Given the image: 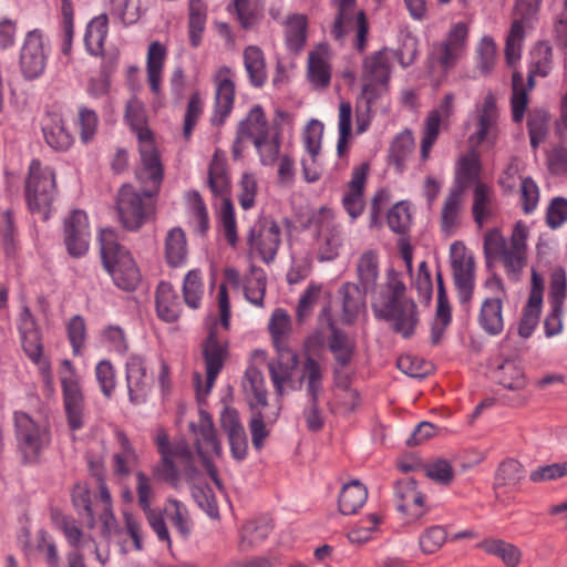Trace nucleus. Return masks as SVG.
Listing matches in <instances>:
<instances>
[{
  "instance_id": "obj_1",
  "label": "nucleus",
  "mask_w": 567,
  "mask_h": 567,
  "mask_svg": "<svg viewBox=\"0 0 567 567\" xmlns=\"http://www.w3.org/2000/svg\"><path fill=\"white\" fill-rule=\"evenodd\" d=\"M405 291L399 272L391 269L385 284L371 295V308L377 319L385 320L395 333L409 339L415 333L420 316L417 305Z\"/></svg>"
},
{
  "instance_id": "obj_2",
  "label": "nucleus",
  "mask_w": 567,
  "mask_h": 567,
  "mask_svg": "<svg viewBox=\"0 0 567 567\" xmlns=\"http://www.w3.org/2000/svg\"><path fill=\"white\" fill-rule=\"evenodd\" d=\"M528 235L529 229L522 220L515 223L508 243L499 229L494 228L486 231L483 248L487 264L491 259L499 258L503 261L507 276L513 280H518L522 270L527 264Z\"/></svg>"
},
{
  "instance_id": "obj_3",
  "label": "nucleus",
  "mask_w": 567,
  "mask_h": 567,
  "mask_svg": "<svg viewBox=\"0 0 567 567\" xmlns=\"http://www.w3.org/2000/svg\"><path fill=\"white\" fill-rule=\"evenodd\" d=\"M101 256L114 284L123 290H134L141 279L140 270L130 251L118 243L112 228L100 233Z\"/></svg>"
},
{
  "instance_id": "obj_4",
  "label": "nucleus",
  "mask_w": 567,
  "mask_h": 567,
  "mask_svg": "<svg viewBox=\"0 0 567 567\" xmlns=\"http://www.w3.org/2000/svg\"><path fill=\"white\" fill-rule=\"evenodd\" d=\"M468 28L465 22L453 24L444 41L432 47L430 54L431 74L436 85H441L447 73L457 64L466 50Z\"/></svg>"
},
{
  "instance_id": "obj_5",
  "label": "nucleus",
  "mask_w": 567,
  "mask_h": 567,
  "mask_svg": "<svg viewBox=\"0 0 567 567\" xmlns=\"http://www.w3.org/2000/svg\"><path fill=\"white\" fill-rule=\"evenodd\" d=\"M55 192V175L51 167L42 166L39 159H32L25 181V202L32 214L49 218V208Z\"/></svg>"
},
{
  "instance_id": "obj_6",
  "label": "nucleus",
  "mask_w": 567,
  "mask_h": 567,
  "mask_svg": "<svg viewBox=\"0 0 567 567\" xmlns=\"http://www.w3.org/2000/svg\"><path fill=\"white\" fill-rule=\"evenodd\" d=\"M17 324L24 353L37 365L47 394H53L54 379L51 365L49 360L42 355L40 333L37 329L34 317L27 306L21 308Z\"/></svg>"
},
{
  "instance_id": "obj_7",
  "label": "nucleus",
  "mask_w": 567,
  "mask_h": 567,
  "mask_svg": "<svg viewBox=\"0 0 567 567\" xmlns=\"http://www.w3.org/2000/svg\"><path fill=\"white\" fill-rule=\"evenodd\" d=\"M393 58L391 51L382 49L363 61L362 80L364 84L360 103H365L368 111L386 91Z\"/></svg>"
},
{
  "instance_id": "obj_8",
  "label": "nucleus",
  "mask_w": 567,
  "mask_h": 567,
  "mask_svg": "<svg viewBox=\"0 0 567 567\" xmlns=\"http://www.w3.org/2000/svg\"><path fill=\"white\" fill-rule=\"evenodd\" d=\"M542 1L516 0L514 19L505 44V58L509 65H514L520 59L526 32L533 29L538 20Z\"/></svg>"
},
{
  "instance_id": "obj_9",
  "label": "nucleus",
  "mask_w": 567,
  "mask_h": 567,
  "mask_svg": "<svg viewBox=\"0 0 567 567\" xmlns=\"http://www.w3.org/2000/svg\"><path fill=\"white\" fill-rule=\"evenodd\" d=\"M336 11L331 34L337 40H343L354 33L353 47L362 52L367 45L368 23L365 14L358 9L355 0H332Z\"/></svg>"
},
{
  "instance_id": "obj_10",
  "label": "nucleus",
  "mask_w": 567,
  "mask_h": 567,
  "mask_svg": "<svg viewBox=\"0 0 567 567\" xmlns=\"http://www.w3.org/2000/svg\"><path fill=\"white\" fill-rule=\"evenodd\" d=\"M498 109L495 97L487 94L481 103L476 104L475 111L470 116L467 126L471 130L468 143L473 148L481 145L493 147L499 135Z\"/></svg>"
},
{
  "instance_id": "obj_11",
  "label": "nucleus",
  "mask_w": 567,
  "mask_h": 567,
  "mask_svg": "<svg viewBox=\"0 0 567 567\" xmlns=\"http://www.w3.org/2000/svg\"><path fill=\"white\" fill-rule=\"evenodd\" d=\"M157 193L145 187L137 192L132 185H123L117 194L116 209L124 228L137 230L151 212V198Z\"/></svg>"
},
{
  "instance_id": "obj_12",
  "label": "nucleus",
  "mask_w": 567,
  "mask_h": 567,
  "mask_svg": "<svg viewBox=\"0 0 567 567\" xmlns=\"http://www.w3.org/2000/svg\"><path fill=\"white\" fill-rule=\"evenodd\" d=\"M59 378L68 424L72 431H78L84 425V396L80 384V377L70 360H62Z\"/></svg>"
},
{
  "instance_id": "obj_13",
  "label": "nucleus",
  "mask_w": 567,
  "mask_h": 567,
  "mask_svg": "<svg viewBox=\"0 0 567 567\" xmlns=\"http://www.w3.org/2000/svg\"><path fill=\"white\" fill-rule=\"evenodd\" d=\"M50 44L39 29L29 31L19 54V66L24 80L39 79L45 71Z\"/></svg>"
},
{
  "instance_id": "obj_14",
  "label": "nucleus",
  "mask_w": 567,
  "mask_h": 567,
  "mask_svg": "<svg viewBox=\"0 0 567 567\" xmlns=\"http://www.w3.org/2000/svg\"><path fill=\"white\" fill-rule=\"evenodd\" d=\"M13 419L19 450L25 460L37 458L50 443L48 427L24 412H16Z\"/></svg>"
},
{
  "instance_id": "obj_15",
  "label": "nucleus",
  "mask_w": 567,
  "mask_h": 567,
  "mask_svg": "<svg viewBox=\"0 0 567 567\" xmlns=\"http://www.w3.org/2000/svg\"><path fill=\"white\" fill-rule=\"evenodd\" d=\"M450 262L458 300L466 306L475 287L474 257L462 241H454L450 247Z\"/></svg>"
},
{
  "instance_id": "obj_16",
  "label": "nucleus",
  "mask_w": 567,
  "mask_h": 567,
  "mask_svg": "<svg viewBox=\"0 0 567 567\" xmlns=\"http://www.w3.org/2000/svg\"><path fill=\"white\" fill-rule=\"evenodd\" d=\"M280 244V226L270 218L259 219L249 230V248L266 264L275 259Z\"/></svg>"
},
{
  "instance_id": "obj_17",
  "label": "nucleus",
  "mask_w": 567,
  "mask_h": 567,
  "mask_svg": "<svg viewBox=\"0 0 567 567\" xmlns=\"http://www.w3.org/2000/svg\"><path fill=\"white\" fill-rule=\"evenodd\" d=\"M234 71L227 65L219 66L214 73L213 81L215 84V103L214 111L210 116L213 125H223L234 109Z\"/></svg>"
},
{
  "instance_id": "obj_18",
  "label": "nucleus",
  "mask_w": 567,
  "mask_h": 567,
  "mask_svg": "<svg viewBox=\"0 0 567 567\" xmlns=\"http://www.w3.org/2000/svg\"><path fill=\"white\" fill-rule=\"evenodd\" d=\"M226 346L218 339L216 332L212 329L203 346V355L206 365L205 386H202V375L194 374V382L198 395H206L210 392L217 375L219 374L226 358Z\"/></svg>"
},
{
  "instance_id": "obj_19",
  "label": "nucleus",
  "mask_w": 567,
  "mask_h": 567,
  "mask_svg": "<svg viewBox=\"0 0 567 567\" xmlns=\"http://www.w3.org/2000/svg\"><path fill=\"white\" fill-rule=\"evenodd\" d=\"M138 143L141 164L136 169V178L143 186L158 192L163 181V166L153 136L138 140Z\"/></svg>"
},
{
  "instance_id": "obj_20",
  "label": "nucleus",
  "mask_w": 567,
  "mask_h": 567,
  "mask_svg": "<svg viewBox=\"0 0 567 567\" xmlns=\"http://www.w3.org/2000/svg\"><path fill=\"white\" fill-rule=\"evenodd\" d=\"M196 434V447L203 464L206 467L210 478L218 488H221V483L217 474V470L209 461L212 455H221V445L217 440L216 432L213 426L212 420L208 415L203 414L200 419L199 429Z\"/></svg>"
},
{
  "instance_id": "obj_21",
  "label": "nucleus",
  "mask_w": 567,
  "mask_h": 567,
  "mask_svg": "<svg viewBox=\"0 0 567 567\" xmlns=\"http://www.w3.org/2000/svg\"><path fill=\"white\" fill-rule=\"evenodd\" d=\"M454 94L446 93L436 110L429 113L425 118L420 145V156L422 162L430 158L432 146L435 144L443 120L450 117L453 113Z\"/></svg>"
},
{
  "instance_id": "obj_22",
  "label": "nucleus",
  "mask_w": 567,
  "mask_h": 567,
  "mask_svg": "<svg viewBox=\"0 0 567 567\" xmlns=\"http://www.w3.org/2000/svg\"><path fill=\"white\" fill-rule=\"evenodd\" d=\"M65 245L70 255L83 256L89 249L90 227L83 210H73L64 223Z\"/></svg>"
},
{
  "instance_id": "obj_23",
  "label": "nucleus",
  "mask_w": 567,
  "mask_h": 567,
  "mask_svg": "<svg viewBox=\"0 0 567 567\" xmlns=\"http://www.w3.org/2000/svg\"><path fill=\"white\" fill-rule=\"evenodd\" d=\"M369 172V165L362 163L352 171L351 179L347 185V189L342 197V206L350 216L351 220H355L364 209L363 189Z\"/></svg>"
},
{
  "instance_id": "obj_24",
  "label": "nucleus",
  "mask_w": 567,
  "mask_h": 567,
  "mask_svg": "<svg viewBox=\"0 0 567 567\" xmlns=\"http://www.w3.org/2000/svg\"><path fill=\"white\" fill-rule=\"evenodd\" d=\"M220 423L227 433L233 458L239 462L244 461L247 456L248 441L238 413L235 410L225 409L220 415Z\"/></svg>"
},
{
  "instance_id": "obj_25",
  "label": "nucleus",
  "mask_w": 567,
  "mask_h": 567,
  "mask_svg": "<svg viewBox=\"0 0 567 567\" xmlns=\"http://www.w3.org/2000/svg\"><path fill=\"white\" fill-rule=\"evenodd\" d=\"M343 243L341 226L332 219L324 218L319 228L317 237L318 259L320 261H331L339 255Z\"/></svg>"
},
{
  "instance_id": "obj_26",
  "label": "nucleus",
  "mask_w": 567,
  "mask_h": 567,
  "mask_svg": "<svg viewBox=\"0 0 567 567\" xmlns=\"http://www.w3.org/2000/svg\"><path fill=\"white\" fill-rule=\"evenodd\" d=\"M278 359L269 362L270 378L278 395L285 394V385L291 382L293 371L298 365V355L293 350H277Z\"/></svg>"
},
{
  "instance_id": "obj_27",
  "label": "nucleus",
  "mask_w": 567,
  "mask_h": 567,
  "mask_svg": "<svg viewBox=\"0 0 567 567\" xmlns=\"http://www.w3.org/2000/svg\"><path fill=\"white\" fill-rule=\"evenodd\" d=\"M126 383L130 401L133 404L143 403L150 386L146 381L144 362L138 355H132L126 361Z\"/></svg>"
},
{
  "instance_id": "obj_28",
  "label": "nucleus",
  "mask_w": 567,
  "mask_h": 567,
  "mask_svg": "<svg viewBox=\"0 0 567 567\" xmlns=\"http://www.w3.org/2000/svg\"><path fill=\"white\" fill-rule=\"evenodd\" d=\"M394 495L398 499L396 507L399 511L409 513L416 518L424 514V496L417 491L415 481L403 480L398 482L394 487Z\"/></svg>"
},
{
  "instance_id": "obj_29",
  "label": "nucleus",
  "mask_w": 567,
  "mask_h": 567,
  "mask_svg": "<svg viewBox=\"0 0 567 567\" xmlns=\"http://www.w3.org/2000/svg\"><path fill=\"white\" fill-rule=\"evenodd\" d=\"M243 60L250 85L264 86L268 79L264 51L258 45H248L243 51Z\"/></svg>"
},
{
  "instance_id": "obj_30",
  "label": "nucleus",
  "mask_w": 567,
  "mask_h": 567,
  "mask_svg": "<svg viewBox=\"0 0 567 567\" xmlns=\"http://www.w3.org/2000/svg\"><path fill=\"white\" fill-rule=\"evenodd\" d=\"M478 323L489 336H497L504 330L503 302L501 296L484 299L480 309Z\"/></svg>"
},
{
  "instance_id": "obj_31",
  "label": "nucleus",
  "mask_w": 567,
  "mask_h": 567,
  "mask_svg": "<svg viewBox=\"0 0 567 567\" xmlns=\"http://www.w3.org/2000/svg\"><path fill=\"white\" fill-rule=\"evenodd\" d=\"M361 286L353 282H346L339 289L342 299V321L352 323L365 307V295Z\"/></svg>"
},
{
  "instance_id": "obj_32",
  "label": "nucleus",
  "mask_w": 567,
  "mask_h": 567,
  "mask_svg": "<svg viewBox=\"0 0 567 567\" xmlns=\"http://www.w3.org/2000/svg\"><path fill=\"white\" fill-rule=\"evenodd\" d=\"M243 388L250 409L267 406V390L262 372L254 365L247 368Z\"/></svg>"
},
{
  "instance_id": "obj_33",
  "label": "nucleus",
  "mask_w": 567,
  "mask_h": 567,
  "mask_svg": "<svg viewBox=\"0 0 567 567\" xmlns=\"http://www.w3.org/2000/svg\"><path fill=\"white\" fill-rule=\"evenodd\" d=\"M237 128L239 133L245 135L252 144L255 141L261 140L276 130L268 124L265 112L260 105L252 106L246 118L239 122Z\"/></svg>"
},
{
  "instance_id": "obj_34",
  "label": "nucleus",
  "mask_w": 567,
  "mask_h": 567,
  "mask_svg": "<svg viewBox=\"0 0 567 567\" xmlns=\"http://www.w3.org/2000/svg\"><path fill=\"white\" fill-rule=\"evenodd\" d=\"M357 277L359 286L364 292L374 293L379 278V256L374 250L363 251L357 261Z\"/></svg>"
},
{
  "instance_id": "obj_35",
  "label": "nucleus",
  "mask_w": 567,
  "mask_h": 567,
  "mask_svg": "<svg viewBox=\"0 0 567 567\" xmlns=\"http://www.w3.org/2000/svg\"><path fill=\"white\" fill-rule=\"evenodd\" d=\"M156 311L157 316L166 322H174L179 317L181 302L169 282L162 281L157 287Z\"/></svg>"
},
{
  "instance_id": "obj_36",
  "label": "nucleus",
  "mask_w": 567,
  "mask_h": 567,
  "mask_svg": "<svg viewBox=\"0 0 567 567\" xmlns=\"http://www.w3.org/2000/svg\"><path fill=\"white\" fill-rule=\"evenodd\" d=\"M464 193L462 185L453 186L444 200L441 213V224L443 231L447 234L452 233L460 224Z\"/></svg>"
},
{
  "instance_id": "obj_37",
  "label": "nucleus",
  "mask_w": 567,
  "mask_h": 567,
  "mask_svg": "<svg viewBox=\"0 0 567 567\" xmlns=\"http://www.w3.org/2000/svg\"><path fill=\"white\" fill-rule=\"evenodd\" d=\"M165 58V47L157 41L152 42L147 50L146 71L150 89L155 95H159L161 93V82Z\"/></svg>"
},
{
  "instance_id": "obj_38",
  "label": "nucleus",
  "mask_w": 567,
  "mask_h": 567,
  "mask_svg": "<svg viewBox=\"0 0 567 567\" xmlns=\"http://www.w3.org/2000/svg\"><path fill=\"white\" fill-rule=\"evenodd\" d=\"M266 288L267 277L264 269L251 266L243 280L245 299L252 306L262 308Z\"/></svg>"
},
{
  "instance_id": "obj_39",
  "label": "nucleus",
  "mask_w": 567,
  "mask_h": 567,
  "mask_svg": "<svg viewBox=\"0 0 567 567\" xmlns=\"http://www.w3.org/2000/svg\"><path fill=\"white\" fill-rule=\"evenodd\" d=\"M187 241L182 228L175 227L168 230L165 239V258L171 267H182L187 261Z\"/></svg>"
},
{
  "instance_id": "obj_40",
  "label": "nucleus",
  "mask_w": 567,
  "mask_h": 567,
  "mask_svg": "<svg viewBox=\"0 0 567 567\" xmlns=\"http://www.w3.org/2000/svg\"><path fill=\"white\" fill-rule=\"evenodd\" d=\"M42 131L47 144L55 151H68L73 143V136L66 130L63 120L58 116L49 117Z\"/></svg>"
},
{
  "instance_id": "obj_41",
  "label": "nucleus",
  "mask_w": 567,
  "mask_h": 567,
  "mask_svg": "<svg viewBox=\"0 0 567 567\" xmlns=\"http://www.w3.org/2000/svg\"><path fill=\"white\" fill-rule=\"evenodd\" d=\"M367 487L358 480L346 484L339 495V509L343 515H352L367 502Z\"/></svg>"
},
{
  "instance_id": "obj_42",
  "label": "nucleus",
  "mask_w": 567,
  "mask_h": 567,
  "mask_svg": "<svg viewBox=\"0 0 567 567\" xmlns=\"http://www.w3.org/2000/svg\"><path fill=\"white\" fill-rule=\"evenodd\" d=\"M117 440L120 451L113 455V471L116 475L126 477L138 464V455L125 434L118 433Z\"/></svg>"
},
{
  "instance_id": "obj_43",
  "label": "nucleus",
  "mask_w": 567,
  "mask_h": 567,
  "mask_svg": "<svg viewBox=\"0 0 567 567\" xmlns=\"http://www.w3.org/2000/svg\"><path fill=\"white\" fill-rule=\"evenodd\" d=\"M478 548L485 553L498 557L506 567H517L522 559V551L515 545L502 539H485Z\"/></svg>"
},
{
  "instance_id": "obj_44",
  "label": "nucleus",
  "mask_w": 567,
  "mask_h": 567,
  "mask_svg": "<svg viewBox=\"0 0 567 567\" xmlns=\"http://www.w3.org/2000/svg\"><path fill=\"white\" fill-rule=\"evenodd\" d=\"M331 336L328 340L330 351L340 367H346L350 363L355 343L350 339L346 332L338 329L333 323H330Z\"/></svg>"
},
{
  "instance_id": "obj_45",
  "label": "nucleus",
  "mask_w": 567,
  "mask_h": 567,
  "mask_svg": "<svg viewBox=\"0 0 567 567\" xmlns=\"http://www.w3.org/2000/svg\"><path fill=\"white\" fill-rule=\"evenodd\" d=\"M553 69V49L548 42H538L530 51L528 83L533 85L535 75L545 78Z\"/></svg>"
},
{
  "instance_id": "obj_46",
  "label": "nucleus",
  "mask_w": 567,
  "mask_h": 567,
  "mask_svg": "<svg viewBox=\"0 0 567 567\" xmlns=\"http://www.w3.org/2000/svg\"><path fill=\"white\" fill-rule=\"evenodd\" d=\"M323 371L321 364L312 357H307L301 368L300 381L305 384L307 398L319 399L323 391Z\"/></svg>"
},
{
  "instance_id": "obj_47",
  "label": "nucleus",
  "mask_w": 567,
  "mask_h": 567,
  "mask_svg": "<svg viewBox=\"0 0 567 567\" xmlns=\"http://www.w3.org/2000/svg\"><path fill=\"white\" fill-rule=\"evenodd\" d=\"M473 217L478 226L482 228L484 224L493 215V192L491 187L483 183H476L474 187V199L472 206Z\"/></svg>"
},
{
  "instance_id": "obj_48",
  "label": "nucleus",
  "mask_w": 567,
  "mask_h": 567,
  "mask_svg": "<svg viewBox=\"0 0 567 567\" xmlns=\"http://www.w3.org/2000/svg\"><path fill=\"white\" fill-rule=\"evenodd\" d=\"M308 80L315 87H326L331 80V69L322 51H311L308 56Z\"/></svg>"
},
{
  "instance_id": "obj_49",
  "label": "nucleus",
  "mask_w": 567,
  "mask_h": 567,
  "mask_svg": "<svg viewBox=\"0 0 567 567\" xmlns=\"http://www.w3.org/2000/svg\"><path fill=\"white\" fill-rule=\"evenodd\" d=\"M268 329L277 350H291L288 344V337L291 331V321L290 317L284 309L278 308L272 312Z\"/></svg>"
},
{
  "instance_id": "obj_50",
  "label": "nucleus",
  "mask_w": 567,
  "mask_h": 567,
  "mask_svg": "<svg viewBox=\"0 0 567 567\" xmlns=\"http://www.w3.org/2000/svg\"><path fill=\"white\" fill-rule=\"evenodd\" d=\"M107 14H100L92 19L86 27L84 43L92 55H99L102 52L107 35Z\"/></svg>"
},
{
  "instance_id": "obj_51",
  "label": "nucleus",
  "mask_w": 567,
  "mask_h": 567,
  "mask_svg": "<svg viewBox=\"0 0 567 567\" xmlns=\"http://www.w3.org/2000/svg\"><path fill=\"white\" fill-rule=\"evenodd\" d=\"M164 513L183 538H187L190 535L193 524L188 509L184 503L175 498H168Z\"/></svg>"
},
{
  "instance_id": "obj_52",
  "label": "nucleus",
  "mask_w": 567,
  "mask_h": 567,
  "mask_svg": "<svg viewBox=\"0 0 567 567\" xmlns=\"http://www.w3.org/2000/svg\"><path fill=\"white\" fill-rule=\"evenodd\" d=\"M186 206L195 231L204 234L209 227V218L207 207L198 192L190 190L186 194Z\"/></svg>"
},
{
  "instance_id": "obj_53",
  "label": "nucleus",
  "mask_w": 567,
  "mask_h": 567,
  "mask_svg": "<svg viewBox=\"0 0 567 567\" xmlns=\"http://www.w3.org/2000/svg\"><path fill=\"white\" fill-rule=\"evenodd\" d=\"M207 7L202 0H190L189 2V41L194 48L202 42V34L206 27Z\"/></svg>"
},
{
  "instance_id": "obj_54",
  "label": "nucleus",
  "mask_w": 567,
  "mask_h": 567,
  "mask_svg": "<svg viewBox=\"0 0 567 567\" xmlns=\"http://www.w3.org/2000/svg\"><path fill=\"white\" fill-rule=\"evenodd\" d=\"M352 127V106L342 101L339 105L337 155L342 159L347 155L349 138Z\"/></svg>"
},
{
  "instance_id": "obj_55",
  "label": "nucleus",
  "mask_w": 567,
  "mask_h": 567,
  "mask_svg": "<svg viewBox=\"0 0 567 567\" xmlns=\"http://www.w3.org/2000/svg\"><path fill=\"white\" fill-rule=\"evenodd\" d=\"M114 22L123 25L135 23L140 19V4L137 0H110L107 14Z\"/></svg>"
},
{
  "instance_id": "obj_56",
  "label": "nucleus",
  "mask_w": 567,
  "mask_h": 567,
  "mask_svg": "<svg viewBox=\"0 0 567 567\" xmlns=\"http://www.w3.org/2000/svg\"><path fill=\"white\" fill-rule=\"evenodd\" d=\"M494 378L501 385L509 390H520L526 384L522 368L512 360L502 363L495 371Z\"/></svg>"
},
{
  "instance_id": "obj_57",
  "label": "nucleus",
  "mask_w": 567,
  "mask_h": 567,
  "mask_svg": "<svg viewBox=\"0 0 567 567\" xmlns=\"http://www.w3.org/2000/svg\"><path fill=\"white\" fill-rule=\"evenodd\" d=\"M125 120L131 128L136 133L137 140L152 137L151 130L146 124V113L143 103L137 99H132L126 104Z\"/></svg>"
},
{
  "instance_id": "obj_58",
  "label": "nucleus",
  "mask_w": 567,
  "mask_h": 567,
  "mask_svg": "<svg viewBox=\"0 0 567 567\" xmlns=\"http://www.w3.org/2000/svg\"><path fill=\"white\" fill-rule=\"evenodd\" d=\"M307 39V19L302 14H293L286 22V43L289 50L300 51Z\"/></svg>"
},
{
  "instance_id": "obj_59",
  "label": "nucleus",
  "mask_w": 567,
  "mask_h": 567,
  "mask_svg": "<svg viewBox=\"0 0 567 567\" xmlns=\"http://www.w3.org/2000/svg\"><path fill=\"white\" fill-rule=\"evenodd\" d=\"M204 295V282L199 269L189 270L184 278L183 296L185 303L192 308L197 309L202 303Z\"/></svg>"
},
{
  "instance_id": "obj_60",
  "label": "nucleus",
  "mask_w": 567,
  "mask_h": 567,
  "mask_svg": "<svg viewBox=\"0 0 567 567\" xmlns=\"http://www.w3.org/2000/svg\"><path fill=\"white\" fill-rule=\"evenodd\" d=\"M254 146L259 155V161L264 166L274 165L280 155V132L275 130L259 141H255Z\"/></svg>"
},
{
  "instance_id": "obj_61",
  "label": "nucleus",
  "mask_w": 567,
  "mask_h": 567,
  "mask_svg": "<svg viewBox=\"0 0 567 567\" xmlns=\"http://www.w3.org/2000/svg\"><path fill=\"white\" fill-rule=\"evenodd\" d=\"M415 146L413 134L410 130L401 132L391 145V159L398 171L402 172L408 157L411 155Z\"/></svg>"
},
{
  "instance_id": "obj_62",
  "label": "nucleus",
  "mask_w": 567,
  "mask_h": 567,
  "mask_svg": "<svg viewBox=\"0 0 567 567\" xmlns=\"http://www.w3.org/2000/svg\"><path fill=\"white\" fill-rule=\"evenodd\" d=\"M480 171V158L475 148L467 155L460 158L458 168L456 172L455 183L453 186H463L465 192L468 184L476 181Z\"/></svg>"
},
{
  "instance_id": "obj_63",
  "label": "nucleus",
  "mask_w": 567,
  "mask_h": 567,
  "mask_svg": "<svg viewBox=\"0 0 567 567\" xmlns=\"http://www.w3.org/2000/svg\"><path fill=\"white\" fill-rule=\"evenodd\" d=\"M264 408L251 409V419L249 421V429L251 433L252 445L256 450H260L264 445L265 439L268 436L269 432L266 427L267 423H272L277 419V413H274L272 416L262 413Z\"/></svg>"
},
{
  "instance_id": "obj_64",
  "label": "nucleus",
  "mask_w": 567,
  "mask_h": 567,
  "mask_svg": "<svg viewBox=\"0 0 567 567\" xmlns=\"http://www.w3.org/2000/svg\"><path fill=\"white\" fill-rule=\"evenodd\" d=\"M258 194V183L255 174L245 172L237 185V198L244 210L252 208Z\"/></svg>"
}]
</instances>
